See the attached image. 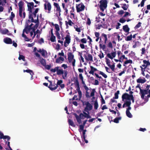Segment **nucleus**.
Returning <instances> with one entry per match:
<instances>
[{"mask_svg": "<svg viewBox=\"0 0 150 150\" xmlns=\"http://www.w3.org/2000/svg\"><path fill=\"white\" fill-rule=\"evenodd\" d=\"M26 3L27 4V6H29L30 7H32V8H34V4L33 2H28L27 1H26Z\"/></svg>", "mask_w": 150, "mask_h": 150, "instance_id": "50", "label": "nucleus"}, {"mask_svg": "<svg viewBox=\"0 0 150 150\" xmlns=\"http://www.w3.org/2000/svg\"><path fill=\"white\" fill-rule=\"evenodd\" d=\"M4 42L6 44H11L13 42L12 40L8 37H6L4 38Z\"/></svg>", "mask_w": 150, "mask_h": 150, "instance_id": "12", "label": "nucleus"}, {"mask_svg": "<svg viewBox=\"0 0 150 150\" xmlns=\"http://www.w3.org/2000/svg\"><path fill=\"white\" fill-rule=\"evenodd\" d=\"M141 24L142 23L141 22H139L135 26L134 28L135 29H136L138 28H139L141 26Z\"/></svg>", "mask_w": 150, "mask_h": 150, "instance_id": "55", "label": "nucleus"}, {"mask_svg": "<svg viewBox=\"0 0 150 150\" xmlns=\"http://www.w3.org/2000/svg\"><path fill=\"white\" fill-rule=\"evenodd\" d=\"M126 114L127 116L129 118H131L132 117V115L129 111H126Z\"/></svg>", "mask_w": 150, "mask_h": 150, "instance_id": "47", "label": "nucleus"}, {"mask_svg": "<svg viewBox=\"0 0 150 150\" xmlns=\"http://www.w3.org/2000/svg\"><path fill=\"white\" fill-rule=\"evenodd\" d=\"M73 115L75 116V117L76 118L77 122H78L79 123H80V122H81V118L79 117V116L77 115L76 113H74L73 114Z\"/></svg>", "mask_w": 150, "mask_h": 150, "instance_id": "30", "label": "nucleus"}, {"mask_svg": "<svg viewBox=\"0 0 150 150\" xmlns=\"http://www.w3.org/2000/svg\"><path fill=\"white\" fill-rule=\"evenodd\" d=\"M68 123L69 125H71L74 127H75V125L74 124L73 121L70 119H68Z\"/></svg>", "mask_w": 150, "mask_h": 150, "instance_id": "31", "label": "nucleus"}, {"mask_svg": "<svg viewBox=\"0 0 150 150\" xmlns=\"http://www.w3.org/2000/svg\"><path fill=\"white\" fill-rule=\"evenodd\" d=\"M64 73L63 70H62L58 69L57 70V74L58 75L63 74Z\"/></svg>", "mask_w": 150, "mask_h": 150, "instance_id": "40", "label": "nucleus"}, {"mask_svg": "<svg viewBox=\"0 0 150 150\" xmlns=\"http://www.w3.org/2000/svg\"><path fill=\"white\" fill-rule=\"evenodd\" d=\"M28 10L29 11V14H30V17H31V13H32V9L33 8H32V7H30L29 6H28Z\"/></svg>", "mask_w": 150, "mask_h": 150, "instance_id": "34", "label": "nucleus"}, {"mask_svg": "<svg viewBox=\"0 0 150 150\" xmlns=\"http://www.w3.org/2000/svg\"><path fill=\"white\" fill-rule=\"evenodd\" d=\"M136 88H139L140 90L139 94L141 96V97L144 91H145L144 90V89H142L141 88V86H140L139 84H138L136 86Z\"/></svg>", "mask_w": 150, "mask_h": 150, "instance_id": "25", "label": "nucleus"}, {"mask_svg": "<svg viewBox=\"0 0 150 150\" xmlns=\"http://www.w3.org/2000/svg\"><path fill=\"white\" fill-rule=\"evenodd\" d=\"M99 47L100 48H102V49L103 50H104L106 48V46L105 45H102L101 44H100L99 45Z\"/></svg>", "mask_w": 150, "mask_h": 150, "instance_id": "63", "label": "nucleus"}, {"mask_svg": "<svg viewBox=\"0 0 150 150\" xmlns=\"http://www.w3.org/2000/svg\"><path fill=\"white\" fill-rule=\"evenodd\" d=\"M40 62L41 64L43 66L46 65V61L45 59L41 57L40 58Z\"/></svg>", "mask_w": 150, "mask_h": 150, "instance_id": "23", "label": "nucleus"}, {"mask_svg": "<svg viewBox=\"0 0 150 150\" xmlns=\"http://www.w3.org/2000/svg\"><path fill=\"white\" fill-rule=\"evenodd\" d=\"M53 5L56 8V10L58 12L59 16H60L61 11L59 4L56 3L54 2Z\"/></svg>", "mask_w": 150, "mask_h": 150, "instance_id": "10", "label": "nucleus"}, {"mask_svg": "<svg viewBox=\"0 0 150 150\" xmlns=\"http://www.w3.org/2000/svg\"><path fill=\"white\" fill-rule=\"evenodd\" d=\"M73 115L75 116V117L76 118L77 122H78L79 123H80V122H81V118L79 117V116L77 115L76 113H74L73 114Z\"/></svg>", "mask_w": 150, "mask_h": 150, "instance_id": "29", "label": "nucleus"}, {"mask_svg": "<svg viewBox=\"0 0 150 150\" xmlns=\"http://www.w3.org/2000/svg\"><path fill=\"white\" fill-rule=\"evenodd\" d=\"M15 16V15L14 13H13V12H12L11 13V16H10V19L11 21H13V19L14 18Z\"/></svg>", "mask_w": 150, "mask_h": 150, "instance_id": "48", "label": "nucleus"}, {"mask_svg": "<svg viewBox=\"0 0 150 150\" xmlns=\"http://www.w3.org/2000/svg\"><path fill=\"white\" fill-rule=\"evenodd\" d=\"M94 108L96 109L97 110L98 107V101L97 100H95L94 101Z\"/></svg>", "mask_w": 150, "mask_h": 150, "instance_id": "41", "label": "nucleus"}, {"mask_svg": "<svg viewBox=\"0 0 150 150\" xmlns=\"http://www.w3.org/2000/svg\"><path fill=\"white\" fill-rule=\"evenodd\" d=\"M44 9L45 10H47L48 11V13H50L52 8V6L50 3L49 2H47V3H45L44 4Z\"/></svg>", "mask_w": 150, "mask_h": 150, "instance_id": "9", "label": "nucleus"}, {"mask_svg": "<svg viewBox=\"0 0 150 150\" xmlns=\"http://www.w3.org/2000/svg\"><path fill=\"white\" fill-rule=\"evenodd\" d=\"M132 35L131 34L129 36H128L125 38V40L126 41H129L132 40Z\"/></svg>", "mask_w": 150, "mask_h": 150, "instance_id": "46", "label": "nucleus"}, {"mask_svg": "<svg viewBox=\"0 0 150 150\" xmlns=\"http://www.w3.org/2000/svg\"><path fill=\"white\" fill-rule=\"evenodd\" d=\"M141 98L146 102L148 101L149 98H150V89L147 90V93H145L144 91Z\"/></svg>", "mask_w": 150, "mask_h": 150, "instance_id": "4", "label": "nucleus"}, {"mask_svg": "<svg viewBox=\"0 0 150 150\" xmlns=\"http://www.w3.org/2000/svg\"><path fill=\"white\" fill-rule=\"evenodd\" d=\"M146 80L144 79H142L140 78L138 79H137V81L138 83H144L146 81Z\"/></svg>", "mask_w": 150, "mask_h": 150, "instance_id": "27", "label": "nucleus"}, {"mask_svg": "<svg viewBox=\"0 0 150 150\" xmlns=\"http://www.w3.org/2000/svg\"><path fill=\"white\" fill-rule=\"evenodd\" d=\"M121 117H116L114 119L113 122L115 123H118L119 122V120H121Z\"/></svg>", "mask_w": 150, "mask_h": 150, "instance_id": "39", "label": "nucleus"}, {"mask_svg": "<svg viewBox=\"0 0 150 150\" xmlns=\"http://www.w3.org/2000/svg\"><path fill=\"white\" fill-rule=\"evenodd\" d=\"M62 83L63 81L62 80H58L57 82V83L55 84V85H56V86L53 88H51V90L53 91L55 90L57 88L58 85H59L60 84H62Z\"/></svg>", "mask_w": 150, "mask_h": 150, "instance_id": "15", "label": "nucleus"}, {"mask_svg": "<svg viewBox=\"0 0 150 150\" xmlns=\"http://www.w3.org/2000/svg\"><path fill=\"white\" fill-rule=\"evenodd\" d=\"M85 105H86V107L84 108V110L88 113V111L93 109V106L88 101L86 102Z\"/></svg>", "mask_w": 150, "mask_h": 150, "instance_id": "8", "label": "nucleus"}, {"mask_svg": "<svg viewBox=\"0 0 150 150\" xmlns=\"http://www.w3.org/2000/svg\"><path fill=\"white\" fill-rule=\"evenodd\" d=\"M65 40L64 41L66 42L67 44H69L70 42L71 38L69 35H67L65 38Z\"/></svg>", "mask_w": 150, "mask_h": 150, "instance_id": "20", "label": "nucleus"}, {"mask_svg": "<svg viewBox=\"0 0 150 150\" xmlns=\"http://www.w3.org/2000/svg\"><path fill=\"white\" fill-rule=\"evenodd\" d=\"M48 81L50 83V84L49 86H48V87L50 88V89L51 90V88H53V87H54V86H52V82L51 81H50L49 80H48Z\"/></svg>", "mask_w": 150, "mask_h": 150, "instance_id": "57", "label": "nucleus"}, {"mask_svg": "<svg viewBox=\"0 0 150 150\" xmlns=\"http://www.w3.org/2000/svg\"><path fill=\"white\" fill-rule=\"evenodd\" d=\"M58 67H56L54 69H50V71L53 73L55 72L56 71H57V70L58 69Z\"/></svg>", "mask_w": 150, "mask_h": 150, "instance_id": "60", "label": "nucleus"}, {"mask_svg": "<svg viewBox=\"0 0 150 150\" xmlns=\"http://www.w3.org/2000/svg\"><path fill=\"white\" fill-rule=\"evenodd\" d=\"M131 104V101H127L125 102L122 105V107L124 108L126 107L130 106Z\"/></svg>", "mask_w": 150, "mask_h": 150, "instance_id": "24", "label": "nucleus"}, {"mask_svg": "<svg viewBox=\"0 0 150 150\" xmlns=\"http://www.w3.org/2000/svg\"><path fill=\"white\" fill-rule=\"evenodd\" d=\"M102 36L103 37L105 38L104 40V43L105 44H106L107 42V41L108 40V38H107V36L106 35L102 33Z\"/></svg>", "mask_w": 150, "mask_h": 150, "instance_id": "45", "label": "nucleus"}, {"mask_svg": "<svg viewBox=\"0 0 150 150\" xmlns=\"http://www.w3.org/2000/svg\"><path fill=\"white\" fill-rule=\"evenodd\" d=\"M41 54L44 57H46L45 56V54H47V51L45 50L44 49H42V52L41 53Z\"/></svg>", "mask_w": 150, "mask_h": 150, "instance_id": "36", "label": "nucleus"}, {"mask_svg": "<svg viewBox=\"0 0 150 150\" xmlns=\"http://www.w3.org/2000/svg\"><path fill=\"white\" fill-rule=\"evenodd\" d=\"M150 88V85H147L146 86V88L145 89H144V90L145 91L144 92L146 93H147V90H148L149 89V88Z\"/></svg>", "mask_w": 150, "mask_h": 150, "instance_id": "54", "label": "nucleus"}, {"mask_svg": "<svg viewBox=\"0 0 150 150\" xmlns=\"http://www.w3.org/2000/svg\"><path fill=\"white\" fill-rule=\"evenodd\" d=\"M51 41L52 42H54L56 41V37L54 35H51L50 38Z\"/></svg>", "mask_w": 150, "mask_h": 150, "instance_id": "43", "label": "nucleus"}, {"mask_svg": "<svg viewBox=\"0 0 150 150\" xmlns=\"http://www.w3.org/2000/svg\"><path fill=\"white\" fill-rule=\"evenodd\" d=\"M76 90L78 93L79 97L80 99L82 97V93L80 90V88L79 86L76 87Z\"/></svg>", "mask_w": 150, "mask_h": 150, "instance_id": "26", "label": "nucleus"}, {"mask_svg": "<svg viewBox=\"0 0 150 150\" xmlns=\"http://www.w3.org/2000/svg\"><path fill=\"white\" fill-rule=\"evenodd\" d=\"M68 56V59L69 63L71 62L72 60L74 59V54H72L71 52H68L67 53Z\"/></svg>", "mask_w": 150, "mask_h": 150, "instance_id": "13", "label": "nucleus"}, {"mask_svg": "<svg viewBox=\"0 0 150 150\" xmlns=\"http://www.w3.org/2000/svg\"><path fill=\"white\" fill-rule=\"evenodd\" d=\"M90 67L91 70L89 71V74L93 75L94 74V72L95 71H98V70L96 68L92 66H90Z\"/></svg>", "mask_w": 150, "mask_h": 150, "instance_id": "19", "label": "nucleus"}, {"mask_svg": "<svg viewBox=\"0 0 150 150\" xmlns=\"http://www.w3.org/2000/svg\"><path fill=\"white\" fill-rule=\"evenodd\" d=\"M84 125H80L79 126L80 127V129H79V131L80 132H81V130H82L83 131V130H84L85 129H84Z\"/></svg>", "mask_w": 150, "mask_h": 150, "instance_id": "61", "label": "nucleus"}, {"mask_svg": "<svg viewBox=\"0 0 150 150\" xmlns=\"http://www.w3.org/2000/svg\"><path fill=\"white\" fill-rule=\"evenodd\" d=\"M132 61L131 60H127L126 61H125L124 63V64H123V66H125V64H127L128 63L132 64Z\"/></svg>", "mask_w": 150, "mask_h": 150, "instance_id": "44", "label": "nucleus"}, {"mask_svg": "<svg viewBox=\"0 0 150 150\" xmlns=\"http://www.w3.org/2000/svg\"><path fill=\"white\" fill-rule=\"evenodd\" d=\"M30 30L26 27L25 28L23 29V31L25 32L26 34H28L30 31Z\"/></svg>", "mask_w": 150, "mask_h": 150, "instance_id": "53", "label": "nucleus"}, {"mask_svg": "<svg viewBox=\"0 0 150 150\" xmlns=\"http://www.w3.org/2000/svg\"><path fill=\"white\" fill-rule=\"evenodd\" d=\"M22 36L23 37H24L25 40V41H30V39H29L27 36H26L24 34V31L23 32V33L22 34Z\"/></svg>", "mask_w": 150, "mask_h": 150, "instance_id": "37", "label": "nucleus"}, {"mask_svg": "<svg viewBox=\"0 0 150 150\" xmlns=\"http://www.w3.org/2000/svg\"><path fill=\"white\" fill-rule=\"evenodd\" d=\"M7 139L8 141H9L10 139V137L7 135L4 136L3 133L0 132V139Z\"/></svg>", "mask_w": 150, "mask_h": 150, "instance_id": "14", "label": "nucleus"}, {"mask_svg": "<svg viewBox=\"0 0 150 150\" xmlns=\"http://www.w3.org/2000/svg\"><path fill=\"white\" fill-rule=\"evenodd\" d=\"M24 72H26L27 73H30V74L31 76V78L33 77V75L34 74V73L33 72V71L30 69H27L25 70H24Z\"/></svg>", "mask_w": 150, "mask_h": 150, "instance_id": "35", "label": "nucleus"}, {"mask_svg": "<svg viewBox=\"0 0 150 150\" xmlns=\"http://www.w3.org/2000/svg\"><path fill=\"white\" fill-rule=\"evenodd\" d=\"M24 5V2L22 1H20L18 3L19 7V14L21 18H24L25 16V12L23 13V16L22 15V13L23 11V6Z\"/></svg>", "mask_w": 150, "mask_h": 150, "instance_id": "2", "label": "nucleus"}, {"mask_svg": "<svg viewBox=\"0 0 150 150\" xmlns=\"http://www.w3.org/2000/svg\"><path fill=\"white\" fill-rule=\"evenodd\" d=\"M83 113L84 114V115L83 116L87 118H90L91 117V116L88 114L86 113L85 112H83Z\"/></svg>", "mask_w": 150, "mask_h": 150, "instance_id": "52", "label": "nucleus"}, {"mask_svg": "<svg viewBox=\"0 0 150 150\" xmlns=\"http://www.w3.org/2000/svg\"><path fill=\"white\" fill-rule=\"evenodd\" d=\"M48 81L50 83V84L49 86H48V87L50 88V89L51 90V88H53V87H54V86H52V82L51 81H50L49 80H48Z\"/></svg>", "mask_w": 150, "mask_h": 150, "instance_id": "58", "label": "nucleus"}, {"mask_svg": "<svg viewBox=\"0 0 150 150\" xmlns=\"http://www.w3.org/2000/svg\"><path fill=\"white\" fill-rule=\"evenodd\" d=\"M122 29L126 33L128 32L129 30V28L127 25L123 26Z\"/></svg>", "mask_w": 150, "mask_h": 150, "instance_id": "22", "label": "nucleus"}, {"mask_svg": "<svg viewBox=\"0 0 150 150\" xmlns=\"http://www.w3.org/2000/svg\"><path fill=\"white\" fill-rule=\"evenodd\" d=\"M39 9V8H36L35 9L34 12H32L31 17H30V14H28L29 18L31 19L30 20L31 22L39 23L38 15L36 16V13L38 12Z\"/></svg>", "mask_w": 150, "mask_h": 150, "instance_id": "1", "label": "nucleus"}, {"mask_svg": "<svg viewBox=\"0 0 150 150\" xmlns=\"http://www.w3.org/2000/svg\"><path fill=\"white\" fill-rule=\"evenodd\" d=\"M122 6V8L125 11L127 10L128 8V5H127L125 4H121Z\"/></svg>", "mask_w": 150, "mask_h": 150, "instance_id": "28", "label": "nucleus"}, {"mask_svg": "<svg viewBox=\"0 0 150 150\" xmlns=\"http://www.w3.org/2000/svg\"><path fill=\"white\" fill-rule=\"evenodd\" d=\"M64 61V58L63 57L60 56L56 59L55 62L57 63L61 64Z\"/></svg>", "mask_w": 150, "mask_h": 150, "instance_id": "16", "label": "nucleus"}, {"mask_svg": "<svg viewBox=\"0 0 150 150\" xmlns=\"http://www.w3.org/2000/svg\"><path fill=\"white\" fill-rule=\"evenodd\" d=\"M106 62L108 66L113 71H115V63L113 62L112 65L110 64V60L108 58H105Z\"/></svg>", "mask_w": 150, "mask_h": 150, "instance_id": "7", "label": "nucleus"}, {"mask_svg": "<svg viewBox=\"0 0 150 150\" xmlns=\"http://www.w3.org/2000/svg\"><path fill=\"white\" fill-rule=\"evenodd\" d=\"M99 3H100V5L99 6L100 9L102 12H103L104 10L107 7V0H100V1Z\"/></svg>", "mask_w": 150, "mask_h": 150, "instance_id": "3", "label": "nucleus"}, {"mask_svg": "<svg viewBox=\"0 0 150 150\" xmlns=\"http://www.w3.org/2000/svg\"><path fill=\"white\" fill-rule=\"evenodd\" d=\"M85 8V6L82 3H81L79 4L76 5V8L77 12L78 13L83 11L84 9Z\"/></svg>", "mask_w": 150, "mask_h": 150, "instance_id": "6", "label": "nucleus"}, {"mask_svg": "<svg viewBox=\"0 0 150 150\" xmlns=\"http://www.w3.org/2000/svg\"><path fill=\"white\" fill-rule=\"evenodd\" d=\"M86 130L85 129L82 132V135L81 136V138L82 139H83V140L85 141V142L86 143H87L88 142V141L86 139Z\"/></svg>", "mask_w": 150, "mask_h": 150, "instance_id": "18", "label": "nucleus"}, {"mask_svg": "<svg viewBox=\"0 0 150 150\" xmlns=\"http://www.w3.org/2000/svg\"><path fill=\"white\" fill-rule=\"evenodd\" d=\"M99 74L101 75L105 78H106L107 77V76L101 71L99 72Z\"/></svg>", "mask_w": 150, "mask_h": 150, "instance_id": "56", "label": "nucleus"}, {"mask_svg": "<svg viewBox=\"0 0 150 150\" xmlns=\"http://www.w3.org/2000/svg\"><path fill=\"white\" fill-rule=\"evenodd\" d=\"M18 59L19 60L22 59L23 61H24L25 60V57L24 56H23V55H19Z\"/></svg>", "mask_w": 150, "mask_h": 150, "instance_id": "49", "label": "nucleus"}, {"mask_svg": "<svg viewBox=\"0 0 150 150\" xmlns=\"http://www.w3.org/2000/svg\"><path fill=\"white\" fill-rule=\"evenodd\" d=\"M120 93L119 91L118 90L115 93V96L113 97L114 99H117L118 98V94Z\"/></svg>", "mask_w": 150, "mask_h": 150, "instance_id": "42", "label": "nucleus"}, {"mask_svg": "<svg viewBox=\"0 0 150 150\" xmlns=\"http://www.w3.org/2000/svg\"><path fill=\"white\" fill-rule=\"evenodd\" d=\"M55 28V29L56 30V31H59V30L60 29L59 26L57 24H55L54 25Z\"/></svg>", "mask_w": 150, "mask_h": 150, "instance_id": "59", "label": "nucleus"}, {"mask_svg": "<svg viewBox=\"0 0 150 150\" xmlns=\"http://www.w3.org/2000/svg\"><path fill=\"white\" fill-rule=\"evenodd\" d=\"M74 83L76 87L79 86V83L78 79L76 78V79Z\"/></svg>", "mask_w": 150, "mask_h": 150, "instance_id": "51", "label": "nucleus"}, {"mask_svg": "<svg viewBox=\"0 0 150 150\" xmlns=\"http://www.w3.org/2000/svg\"><path fill=\"white\" fill-rule=\"evenodd\" d=\"M56 35L58 39H60L61 37L58 31H56Z\"/></svg>", "mask_w": 150, "mask_h": 150, "instance_id": "64", "label": "nucleus"}, {"mask_svg": "<svg viewBox=\"0 0 150 150\" xmlns=\"http://www.w3.org/2000/svg\"><path fill=\"white\" fill-rule=\"evenodd\" d=\"M111 54L110 53H108L107 54V56L108 57L111 59H113V58L115 57L116 55V52H114L111 53Z\"/></svg>", "mask_w": 150, "mask_h": 150, "instance_id": "17", "label": "nucleus"}, {"mask_svg": "<svg viewBox=\"0 0 150 150\" xmlns=\"http://www.w3.org/2000/svg\"><path fill=\"white\" fill-rule=\"evenodd\" d=\"M38 25L37 24H36L33 27L32 29V31L33 33L35 31V29L37 28Z\"/></svg>", "mask_w": 150, "mask_h": 150, "instance_id": "62", "label": "nucleus"}, {"mask_svg": "<svg viewBox=\"0 0 150 150\" xmlns=\"http://www.w3.org/2000/svg\"><path fill=\"white\" fill-rule=\"evenodd\" d=\"M147 67V65L144 64L142 65V66H140V67L141 68V71L142 72H144L145 71V69Z\"/></svg>", "mask_w": 150, "mask_h": 150, "instance_id": "38", "label": "nucleus"}, {"mask_svg": "<svg viewBox=\"0 0 150 150\" xmlns=\"http://www.w3.org/2000/svg\"><path fill=\"white\" fill-rule=\"evenodd\" d=\"M83 52H85L88 55V62L89 61H93V57L91 54L88 53V52H86V51H83Z\"/></svg>", "mask_w": 150, "mask_h": 150, "instance_id": "21", "label": "nucleus"}, {"mask_svg": "<svg viewBox=\"0 0 150 150\" xmlns=\"http://www.w3.org/2000/svg\"><path fill=\"white\" fill-rule=\"evenodd\" d=\"M131 95H129L127 93H125L122 96V100L124 101V100H129Z\"/></svg>", "mask_w": 150, "mask_h": 150, "instance_id": "11", "label": "nucleus"}, {"mask_svg": "<svg viewBox=\"0 0 150 150\" xmlns=\"http://www.w3.org/2000/svg\"><path fill=\"white\" fill-rule=\"evenodd\" d=\"M9 32L8 30L6 29H1L0 30V32L2 34H6L7 33Z\"/></svg>", "mask_w": 150, "mask_h": 150, "instance_id": "33", "label": "nucleus"}, {"mask_svg": "<svg viewBox=\"0 0 150 150\" xmlns=\"http://www.w3.org/2000/svg\"><path fill=\"white\" fill-rule=\"evenodd\" d=\"M85 89L86 91L85 96L86 98H89L90 97H91V96H94L95 92H96L95 89H92V91L91 93L90 96L89 95V93L88 91L89 90L88 88H86Z\"/></svg>", "mask_w": 150, "mask_h": 150, "instance_id": "5", "label": "nucleus"}, {"mask_svg": "<svg viewBox=\"0 0 150 150\" xmlns=\"http://www.w3.org/2000/svg\"><path fill=\"white\" fill-rule=\"evenodd\" d=\"M65 24L67 26H68V24L70 26H72V24H74V23H73L70 19L68 20V22L65 21Z\"/></svg>", "mask_w": 150, "mask_h": 150, "instance_id": "32", "label": "nucleus"}]
</instances>
